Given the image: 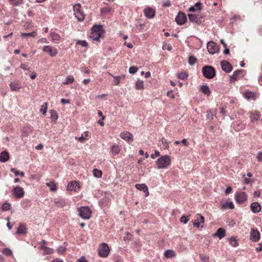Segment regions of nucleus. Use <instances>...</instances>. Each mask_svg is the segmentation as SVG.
Segmentation results:
<instances>
[{
    "instance_id": "17",
    "label": "nucleus",
    "mask_w": 262,
    "mask_h": 262,
    "mask_svg": "<svg viewBox=\"0 0 262 262\" xmlns=\"http://www.w3.org/2000/svg\"><path fill=\"white\" fill-rule=\"evenodd\" d=\"M226 235V230L224 228H219L216 232L212 234V236L214 237L217 236L220 239H221L222 238L225 237Z\"/></svg>"
},
{
    "instance_id": "32",
    "label": "nucleus",
    "mask_w": 262,
    "mask_h": 262,
    "mask_svg": "<svg viewBox=\"0 0 262 262\" xmlns=\"http://www.w3.org/2000/svg\"><path fill=\"white\" fill-rule=\"evenodd\" d=\"M101 35L102 34H98V33L94 32L93 31H92L90 37L93 40H98L100 37L101 36Z\"/></svg>"
},
{
    "instance_id": "4",
    "label": "nucleus",
    "mask_w": 262,
    "mask_h": 262,
    "mask_svg": "<svg viewBox=\"0 0 262 262\" xmlns=\"http://www.w3.org/2000/svg\"><path fill=\"white\" fill-rule=\"evenodd\" d=\"M81 5L80 4H76L73 6V9L75 12V17L79 21H82L84 19L83 13L80 9Z\"/></svg>"
},
{
    "instance_id": "15",
    "label": "nucleus",
    "mask_w": 262,
    "mask_h": 262,
    "mask_svg": "<svg viewBox=\"0 0 262 262\" xmlns=\"http://www.w3.org/2000/svg\"><path fill=\"white\" fill-rule=\"evenodd\" d=\"M43 51L48 52L52 57L55 56L57 54V51L56 49L49 46H45L43 48Z\"/></svg>"
},
{
    "instance_id": "23",
    "label": "nucleus",
    "mask_w": 262,
    "mask_h": 262,
    "mask_svg": "<svg viewBox=\"0 0 262 262\" xmlns=\"http://www.w3.org/2000/svg\"><path fill=\"white\" fill-rule=\"evenodd\" d=\"M10 89L12 91H19L21 86L20 85V83L18 81H14L11 82L10 84Z\"/></svg>"
},
{
    "instance_id": "9",
    "label": "nucleus",
    "mask_w": 262,
    "mask_h": 262,
    "mask_svg": "<svg viewBox=\"0 0 262 262\" xmlns=\"http://www.w3.org/2000/svg\"><path fill=\"white\" fill-rule=\"evenodd\" d=\"M187 20L186 15L182 12H180L177 15L175 20L179 25H182L186 22Z\"/></svg>"
},
{
    "instance_id": "25",
    "label": "nucleus",
    "mask_w": 262,
    "mask_h": 262,
    "mask_svg": "<svg viewBox=\"0 0 262 262\" xmlns=\"http://www.w3.org/2000/svg\"><path fill=\"white\" fill-rule=\"evenodd\" d=\"M54 203L59 207H63L66 205V202L63 199L61 198H56L54 200Z\"/></svg>"
},
{
    "instance_id": "47",
    "label": "nucleus",
    "mask_w": 262,
    "mask_h": 262,
    "mask_svg": "<svg viewBox=\"0 0 262 262\" xmlns=\"http://www.w3.org/2000/svg\"><path fill=\"white\" fill-rule=\"evenodd\" d=\"M12 2V5L14 6H17L19 4H21L23 2V0H9Z\"/></svg>"
},
{
    "instance_id": "50",
    "label": "nucleus",
    "mask_w": 262,
    "mask_h": 262,
    "mask_svg": "<svg viewBox=\"0 0 262 262\" xmlns=\"http://www.w3.org/2000/svg\"><path fill=\"white\" fill-rule=\"evenodd\" d=\"M77 45H81L82 47H87L88 44L87 43V42L85 40H78L77 43H76Z\"/></svg>"
},
{
    "instance_id": "55",
    "label": "nucleus",
    "mask_w": 262,
    "mask_h": 262,
    "mask_svg": "<svg viewBox=\"0 0 262 262\" xmlns=\"http://www.w3.org/2000/svg\"><path fill=\"white\" fill-rule=\"evenodd\" d=\"M57 251L59 253H63L66 251V248L60 246L58 248Z\"/></svg>"
},
{
    "instance_id": "29",
    "label": "nucleus",
    "mask_w": 262,
    "mask_h": 262,
    "mask_svg": "<svg viewBox=\"0 0 262 262\" xmlns=\"http://www.w3.org/2000/svg\"><path fill=\"white\" fill-rule=\"evenodd\" d=\"M243 72V70H238L235 71L233 73V75L231 76L230 81H232V80H236L238 78L239 75Z\"/></svg>"
},
{
    "instance_id": "61",
    "label": "nucleus",
    "mask_w": 262,
    "mask_h": 262,
    "mask_svg": "<svg viewBox=\"0 0 262 262\" xmlns=\"http://www.w3.org/2000/svg\"><path fill=\"white\" fill-rule=\"evenodd\" d=\"M193 226L197 227L198 228L200 227V223L199 222V219H196L195 220V222L193 223Z\"/></svg>"
},
{
    "instance_id": "46",
    "label": "nucleus",
    "mask_w": 262,
    "mask_h": 262,
    "mask_svg": "<svg viewBox=\"0 0 262 262\" xmlns=\"http://www.w3.org/2000/svg\"><path fill=\"white\" fill-rule=\"evenodd\" d=\"M188 76V74L186 73H181L178 74V77L179 79L184 80Z\"/></svg>"
},
{
    "instance_id": "6",
    "label": "nucleus",
    "mask_w": 262,
    "mask_h": 262,
    "mask_svg": "<svg viewBox=\"0 0 262 262\" xmlns=\"http://www.w3.org/2000/svg\"><path fill=\"white\" fill-rule=\"evenodd\" d=\"M208 52L211 54L219 53L220 47L215 42L212 41L208 42L207 46Z\"/></svg>"
},
{
    "instance_id": "1",
    "label": "nucleus",
    "mask_w": 262,
    "mask_h": 262,
    "mask_svg": "<svg viewBox=\"0 0 262 262\" xmlns=\"http://www.w3.org/2000/svg\"><path fill=\"white\" fill-rule=\"evenodd\" d=\"M170 163L171 160L169 156H164L157 160V167L159 169L167 168L170 164Z\"/></svg>"
},
{
    "instance_id": "12",
    "label": "nucleus",
    "mask_w": 262,
    "mask_h": 262,
    "mask_svg": "<svg viewBox=\"0 0 262 262\" xmlns=\"http://www.w3.org/2000/svg\"><path fill=\"white\" fill-rule=\"evenodd\" d=\"M188 16L189 20L192 23H195L198 25H200L202 23V16H199L193 14H189Z\"/></svg>"
},
{
    "instance_id": "43",
    "label": "nucleus",
    "mask_w": 262,
    "mask_h": 262,
    "mask_svg": "<svg viewBox=\"0 0 262 262\" xmlns=\"http://www.w3.org/2000/svg\"><path fill=\"white\" fill-rule=\"evenodd\" d=\"M125 234L126 235V236H123V239L125 242H127V241H129L132 238V235L128 232H125Z\"/></svg>"
},
{
    "instance_id": "59",
    "label": "nucleus",
    "mask_w": 262,
    "mask_h": 262,
    "mask_svg": "<svg viewBox=\"0 0 262 262\" xmlns=\"http://www.w3.org/2000/svg\"><path fill=\"white\" fill-rule=\"evenodd\" d=\"M10 170L12 172L14 173L16 176H17L19 174V172L14 168H12Z\"/></svg>"
},
{
    "instance_id": "20",
    "label": "nucleus",
    "mask_w": 262,
    "mask_h": 262,
    "mask_svg": "<svg viewBox=\"0 0 262 262\" xmlns=\"http://www.w3.org/2000/svg\"><path fill=\"white\" fill-rule=\"evenodd\" d=\"M10 158L9 152L4 150L0 154V161L2 162H6L9 160Z\"/></svg>"
},
{
    "instance_id": "41",
    "label": "nucleus",
    "mask_w": 262,
    "mask_h": 262,
    "mask_svg": "<svg viewBox=\"0 0 262 262\" xmlns=\"http://www.w3.org/2000/svg\"><path fill=\"white\" fill-rule=\"evenodd\" d=\"M3 211H8L10 209V204L8 203H5L2 207Z\"/></svg>"
},
{
    "instance_id": "35",
    "label": "nucleus",
    "mask_w": 262,
    "mask_h": 262,
    "mask_svg": "<svg viewBox=\"0 0 262 262\" xmlns=\"http://www.w3.org/2000/svg\"><path fill=\"white\" fill-rule=\"evenodd\" d=\"M229 243H230V244L232 247H236V246H237V245H238L237 241V239L235 238V237H234V236H232V237L229 239Z\"/></svg>"
},
{
    "instance_id": "28",
    "label": "nucleus",
    "mask_w": 262,
    "mask_h": 262,
    "mask_svg": "<svg viewBox=\"0 0 262 262\" xmlns=\"http://www.w3.org/2000/svg\"><path fill=\"white\" fill-rule=\"evenodd\" d=\"M16 233L17 234H25L26 233V227L25 225L20 224L17 228Z\"/></svg>"
},
{
    "instance_id": "7",
    "label": "nucleus",
    "mask_w": 262,
    "mask_h": 262,
    "mask_svg": "<svg viewBox=\"0 0 262 262\" xmlns=\"http://www.w3.org/2000/svg\"><path fill=\"white\" fill-rule=\"evenodd\" d=\"M12 194L16 198H21L25 194L24 189L19 186L14 187L12 190Z\"/></svg>"
},
{
    "instance_id": "8",
    "label": "nucleus",
    "mask_w": 262,
    "mask_h": 262,
    "mask_svg": "<svg viewBox=\"0 0 262 262\" xmlns=\"http://www.w3.org/2000/svg\"><path fill=\"white\" fill-rule=\"evenodd\" d=\"M235 199L238 204H242L247 200V195L245 192L236 193Z\"/></svg>"
},
{
    "instance_id": "10",
    "label": "nucleus",
    "mask_w": 262,
    "mask_h": 262,
    "mask_svg": "<svg viewBox=\"0 0 262 262\" xmlns=\"http://www.w3.org/2000/svg\"><path fill=\"white\" fill-rule=\"evenodd\" d=\"M260 233L259 231L253 228H251L250 231V239L252 242H256L259 239Z\"/></svg>"
},
{
    "instance_id": "39",
    "label": "nucleus",
    "mask_w": 262,
    "mask_h": 262,
    "mask_svg": "<svg viewBox=\"0 0 262 262\" xmlns=\"http://www.w3.org/2000/svg\"><path fill=\"white\" fill-rule=\"evenodd\" d=\"M42 249H43V253L45 254H51L53 252V250L52 249L47 247L43 246Z\"/></svg>"
},
{
    "instance_id": "56",
    "label": "nucleus",
    "mask_w": 262,
    "mask_h": 262,
    "mask_svg": "<svg viewBox=\"0 0 262 262\" xmlns=\"http://www.w3.org/2000/svg\"><path fill=\"white\" fill-rule=\"evenodd\" d=\"M110 11V9L109 8H104L101 10L102 13L104 14H107Z\"/></svg>"
},
{
    "instance_id": "18",
    "label": "nucleus",
    "mask_w": 262,
    "mask_h": 262,
    "mask_svg": "<svg viewBox=\"0 0 262 262\" xmlns=\"http://www.w3.org/2000/svg\"><path fill=\"white\" fill-rule=\"evenodd\" d=\"M221 206L222 209H227V208L233 209L234 208V204L232 202L226 201V202H222Z\"/></svg>"
},
{
    "instance_id": "63",
    "label": "nucleus",
    "mask_w": 262,
    "mask_h": 262,
    "mask_svg": "<svg viewBox=\"0 0 262 262\" xmlns=\"http://www.w3.org/2000/svg\"><path fill=\"white\" fill-rule=\"evenodd\" d=\"M202 3L201 2H198L195 4L194 7L197 8V9L201 10V9Z\"/></svg>"
},
{
    "instance_id": "16",
    "label": "nucleus",
    "mask_w": 262,
    "mask_h": 262,
    "mask_svg": "<svg viewBox=\"0 0 262 262\" xmlns=\"http://www.w3.org/2000/svg\"><path fill=\"white\" fill-rule=\"evenodd\" d=\"M135 187L141 191H142L145 193V196H147L149 195V192L148 190L147 186L145 184H137L135 185Z\"/></svg>"
},
{
    "instance_id": "14",
    "label": "nucleus",
    "mask_w": 262,
    "mask_h": 262,
    "mask_svg": "<svg viewBox=\"0 0 262 262\" xmlns=\"http://www.w3.org/2000/svg\"><path fill=\"white\" fill-rule=\"evenodd\" d=\"M80 188V186L79 182L78 181H72L69 183L67 186L68 190H74L75 191H77V189H79Z\"/></svg>"
},
{
    "instance_id": "27",
    "label": "nucleus",
    "mask_w": 262,
    "mask_h": 262,
    "mask_svg": "<svg viewBox=\"0 0 262 262\" xmlns=\"http://www.w3.org/2000/svg\"><path fill=\"white\" fill-rule=\"evenodd\" d=\"M164 256L167 258H171L176 256V253L172 250H167L165 251Z\"/></svg>"
},
{
    "instance_id": "36",
    "label": "nucleus",
    "mask_w": 262,
    "mask_h": 262,
    "mask_svg": "<svg viewBox=\"0 0 262 262\" xmlns=\"http://www.w3.org/2000/svg\"><path fill=\"white\" fill-rule=\"evenodd\" d=\"M51 118L52 121H56L58 119V115L56 112L54 110H50Z\"/></svg>"
},
{
    "instance_id": "60",
    "label": "nucleus",
    "mask_w": 262,
    "mask_h": 262,
    "mask_svg": "<svg viewBox=\"0 0 262 262\" xmlns=\"http://www.w3.org/2000/svg\"><path fill=\"white\" fill-rule=\"evenodd\" d=\"M123 77H124L123 75H122V76L116 77V85L118 84L120 82V80L121 79V78H123Z\"/></svg>"
},
{
    "instance_id": "42",
    "label": "nucleus",
    "mask_w": 262,
    "mask_h": 262,
    "mask_svg": "<svg viewBox=\"0 0 262 262\" xmlns=\"http://www.w3.org/2000/svg\"><path fill=\"white\" fill-rule=\"evenodd\" d=\"M74 81V78L71 76H69L67 77L65 82H63L65 84H69L72 83Z\"/></svg>"
},
{
    "instance_id": "3",
    "label": "nucleus",
    "mask_w": 262,
    "mask_h": 262,
    "mask_svg": "<svg viewBox=\"0 0 262 262\" xmlns=\"http://www.w3.org/2000/svg\"><path fill=\"white\" fill-rule=\"evenodd\" d=\"M79 216L83 219H89L91 217L92 212L88 207H81L78 208Z\"/></svg>"
},
{
    "instance_id": "33",
    "label": "nucleus",
    "mask_w": 262,
    "mask_h": 262,
    "mask_svg": "<svg viewBox=\"0 0 262 262\" xmlns=\"http://www.w3.org/2000/svg\"><path fill=\"white\" fill-rule=\"evenodd\" d=\"M36 35H37V33L36 31H33L32 32L28 33H22L21 35L22 37H35Z\"/></svg>"
},
{
    "instance_id": "13",
    "label": "nucleus",
    "mask_w": 262,
    "mask_h": 262,
    "mask_svg": "<svg viewBox=\"0 0 262 262\" xmlns=\"http://www.w3.org/2000/svg\"><path fill=\"white\" fill-rule=\"evenodd\" d=\"M120 137L123 140L130 143L133 141V135L128 132H124L120 134Z\"/></svg>"
},
{
    "instance_id": "38",
    "label": "nucleus",
    "mask_w": 262,
    "mask_h": 262,
    "mask_svg": "<svg viewBox=\"0 0 262 262\" xmlns=\"http://www.w3.org/2000/svg\"><path fill=\"white\" fill-rule=\"evenodd\" d=\"M50 36L52 37L53 40H59L60 38V36L55 32H51L50 33Z\"/></svg>"
},
{
    "instance_id": "30",
    "label": "nucleus",
    "mask_w": 262,
    "mask_h": 262,
    "mask_svg": "<svg viewBox=\"0 0 262 262\" xmlns=\"http://www.w3.org/2000/svg\"><path fill=\"white\" fill-rule=\"evenodd\" d=\"M46 184L50 187L51 191H55L57 190V188L54 181L47 183Z\"/></svg>"
},
{
    "instance_id": "24",
    "label": "nucleus",
    "mask_w": 262,
    "mask_h": 262,
    "mask_svg": "<svg viewBox=\"0 0 262 262\" xmlns=\"http://www.w3.org/2000/svg\"><path fill=\"white\" fill-rule=\"evenodd\" d=\"M250 117L252 122L256 121L260 118V113L258 112H251Z\"/></svg>"
},
{
    "instance_id": "53",
    "label": "nucleus",
    "mask_w": 262,
    "mask_h": 262,
    "mask_svg": "<svg viewBox=\"0 0 262 262\" xmlns=\"http://www.w3.org/2000/svg\"><path fill=\"white\" fill-rule=\"evenodd\" d=\"M200 258L202 261L204 262H208L209 256L205 255H201Z\"/></svg>"
},
{
    "instance_id": "5",
    "label": "nucleus",
    "mask_w": 262,
    "mask_h": 262,
    "mask_svg": "<svg viewBox=\"0 0 262 262\" xmlns=\"http://www.w3.org/2000/svg\"><path fill=\"white\" fill-rule=\"evenodd\" d=\"M98 251L100 257H105L108 255L110 249L106 244L102 243L99 246Z\"/></svg>"
},
{
    "instance_id": "49",
    "label": "nucleus",
    "mask_w": 262,
    "mask_h": 262,
    "mask_svg": "<svg viewBox=\"0 0 262 262\" xmlns=\"http://www.w3.org/2000/svg\"><path fill=\"white\" fill-rule=\"evenodd\" d=\"M161 142L163 143L164 148L167 149L168 148V142L167 141V140L164 139V138L161 139Z\"/></svg>"
},
{
    "instance_id": "62",
    "label": "nucleus",
    "mask_w": 262,
    "mask_h": 262,
    "mask_svg": "<svg viewBox=\"0 0 262 262\" xmlns=\"http://www.w3.org/2000/svg\"><path fill=\"white\" fill-rule=\"evenodd\" d=\"M231 191H232V188H231V187H230V186H228V187L226 188V190H225V193H226V194H228L229 193H231Z\"/></svg>"
},
{
    "instance_id": "48",
    "label": "nucleus",
    "mask_w": 262,
    "mask_h": 262,
    "mask_svg": "<svg viewBox=\"0 0 262 262\" xmlns=\"http://www.w3.org/2000/svg\"><path fill=\"white\" fill-rule=\"evenodd\" d=\"M138 71V68L136 67L132 66L129 69L130 74H135Z\"/></svg>"
},
{
    "instance_id": "44",
    "label": "nucleus",
    "mask_w": 262,
    "mask_h": 262,
    "mask_svg": "<svg viewBox=\"0 0 262 262\" xmlns=\"http://www.w3.org/2000/svg\"><path fill=\"white\" fill-rule=\"evenodd\" d=\"M3 253L7 256H10L12 254L11 250L8 248L4 249L3 250Z\"/></svg>"
},
{
    "instance_id": "45",
    "label": "nucleus",
    "mask_w": 262,
    "mask_h": 262,
    "mask_svg": "<svg viewBox=\"0 0 262 262\" xmlns=\"http://www.w3.org/2000/svg\"><path fill=\"white\" fill-rule=\"evenodd\" d=\"M180 221L181 223L184 224H186L189 221V219L187 216L183 215L180 219Z\"/></svg>"
},
{
    "instance_id": "57",
    "label": "nucleus",
    "mask_w": 262,
    "mask_h": 262,
    "mask_svg": "<svg viewBox=\"0 0 262 262\" xmlns=\"http://www.w3.org/2000/svg\"><path fill=\"white\" fill-rule=\"evenodd\" d=\"M257 159L258 161L262 162V151H259L258 152Z\"/></svg>"
},
{
    "instance_id": "26",
    "label": "nucleus",
    "mask_w": 262,
    "mask_h": 262,
    "mask_svg": "<svg viewBox=\"0 0 262 262\" xmlns=\"http://www.w3.org/2000/svg\"><path fill=\"white\" fill-rule=\"evenodd\" d=\"M201 91L207 96H209L210 94V90L209 87L207 85H203L200 88Z\"/></svg>"
},
{
    "instance_id": "19",
    "label": "nucleus",
    "mask_w": 262,
    "mask_h": 262,
    "mask_svg": "<svg viewBox=\"0 0 262 262\" xmlns=\"http://www.w3.org/2000/svg\"><path fill=\"white\" fill-rule=\"evenodd\" d=\"M145 15L148 18H151L155 16V11L154 9L148 8L144 11Z\"/></svg>"
},
{
    "instance_id": "40",
    "label": "nucleus",
    "mask_w": 262,
    "mask_h": 262,
    "mask_svg": "<svg viewBox=\"0 0 262 262\" xmlns=\"http://www.w3.org/2000/svg\"><path fill=\"white\" fill-rule=\"evenodd\" d=\"M196 62V58L192 56H189L188 58V63L190 65L192 66Z\"/></svg>"
},
{
    "instance_id": "58",
    "label": "nucleus",
    "mask_w": 262,
    "mask_h": 262,
    "mask_svg": "<svg viewBox=\"0 0 262 262\" xmlns=\"http://www.w3.org/2000/svg\"><path fill=\"white\" fill-rule=\"evenodd\" d=\"M160 156V153L158 151L156 150L155 151V154L151 155L150 157L152 159H155V157H159Z\"/></svg>"
},
{
    "instance_id": "52",
    "label": "nucleus",
    "mask_w": 262,
    "mask_h": 262,
    "mask_svg": "<svg viewBox=\"0 0 262 262\" xmlns=\"http://www.w3.org/2000/svg\"><path fill=\"white\" fill-rule=\"evenodd\" d=\"M45 104H46V106L45 107H43V106H42L40 110V112H42L43 115H45L46 114L47 111L48 103L47 102L45 103Z\"/></svg>"
},
{
    "instance_id": "51",
    "label": "nucleus",
    "mask_w": 262,
    "mask_h": 262,
    "mask_svg": "<svg viewBox=\"0 0 262 262\" xmlns=\"http://www.w3.org/2000/svg\"><path fill=\"white\" fill-rule=\"evenodd\" d=\"M245 96L247 99H250L254 97V94L252 92H248L245 94Z\"/></svg>"
},
{
    "instance_id": "34",
    "label": "nucleus",
    "mask_w": 262,
    "mask_h": 262,
    "mask_svg": "<svg viewBox=\"0 0 262 262\" xmlns=\"http://www.w3.org/2000/svg\"><path fill=\"white\" fill-rule=\"evenodd\" d=\"M144 88V82L143 80H138L136 82V89L137 90H142Z\"/></svg>"
},
{
    "instance_id": "2",
    "label": "nucleus",
    "mask_w": 262,
    "mask_h": 262,
    "mask_svg": "<svg viewBox=\"0 0 262 262\" xmlns=\"http://www.w3.org/2000/svg\"><path fill=\"white\" fill-rule=\"evenodd\" d=\"M202 73L203 76L207 79H212L215 76V70L211 66H205L202 68Z\"/></svg>"
},
{
    "instance_id": "21",
    "label": "nucleus",
    "mask_w": 262,
    "mask_h": 262,
    "mask_svg": "<svg viewBox=\"0 0 262 262\" xmlns=\"http://www.w3.org/2000/svg\"><path fill=\"white\" fill-rule=\"evenodd\" d=\"M252 211L254 213H257L260 211V205L258 202H253L250 205Z\"/></svg>"
},
{
    "instance_id": "22",
    "label": "nucleus",
    "mask_w": 262,
    "mask_h": 262,
    "mask_svg": "<svg viewBox=\"0 0 262 262\" xmlns=\"http://www.w3.org/2000/svg\"><path fill=\"white\" fill-rule=\"evenodd\" d=\"M92 31L94 32L98 33V34H103L104 30L103 29V26L101 25H95L92 28Z\"/></svg>"
},
{
    "instance_id": "31",
    "label": "nucleus",
    "mask_w": 262,
    "mask_h": 262,
    "mask_svg": "<svg viewBox=\"0 0 262 262\" xmlns=\"http://www.w3.org/2000/svg\"><path fill=\"white\" fill-rule=\"evenodd\" d=\"M93 174L95 177L100 178L102 177V172L101 170L95 168L93 170Z\"/></svg>"
},
{
    "instance_id": "64",
    "label": "nucleus",
    "mask_w": 262,
    "mask_h": 262,
    "mask_svg": "<svg viewBox=\"0 0 262 262\" xmlns=\"http://www.w3.org/2000/svg\"><path fill=\"white\" fill-rule=\"evenodd\" d=\"M36 77V74L35 72H33L31 73L30 78L32 79H34Z\"/></svg>"
},
{
    "instance_id": "11",
    "label": "nucleus",
    "mask_w": 262,
    "mask_h": 262,
    "mask_svg": "<svg viewBox=\"0 0 262 262\" xmlns=\"http://www.w3.org/2000/svg\"><path fill=\"white\" fill-rule=\"evenodd\" d=\"M221 66L223 71L226 73H229L232 70V66L227 60H223L221 62Z\"/></svg>"
},
{
    "instance_id": "54",
    "label": "nucleus",
    "mask_w": 262,
    "mask_h": 262,
    "mask_svg": "<svg viewBox=\"0 0 262 262\" xmlns=\"http://www.w3.org/2000/svg\"><path fill=\"white\" fill-rule=\"evenodd\" d=\"M76 262H89V261L85 258L84 256H81L79 258Z\"/></svg>"
},
{
    "instance_id": "37",
    "label": "nucleus",
    "mask_w": 262,
    "mask_h": 262,
    "mask_svg": "<svg viewBox=\"0 0 262 262\" xmlns=\"http://www.w3.org/2000/svg\"><path fill=\"white\" fill-rule=\"evenodd\" d=\"M215 114V111H208L207 112V118L208 120H211L213 119V116Z\"/></svg>"
}]
</instances>
